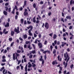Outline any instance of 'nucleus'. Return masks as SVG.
<instances>
[{"label": "nucleus", "mask_w": 74, "mask_h": 74, "mask_svg": "<svg viewBox=\"0 0 74 74\" xmlns=\"http://www.w3.org/2000/svg\"><path fill=\"white\" fill-rule=\"evenodd\" d=\"M26 1L25 0L24 2V5L23 6V7L24 8L25 6H26Z\"/></svg>", "instance_id": "nucleus-14"}, {"label": "nucleus", "mask_w": 74, "mask_h": 74, "mask_svg": "<svg viewBox=\"0 0 74 74\" xmlns=\"http://www.w3.org/2000/svg\"><path fill=\"white\" fill-rule=\"evenodd\" d=\"M15 13V8H14L13 9V11H12L11 12V13L12 14H14Z\"/></svg>", "instance_id": "nucleus-19"}, {"label": "nucleus", "mask_w": 74, "mask_h": 74, "mask_svg": "<svg viewBox=\"0 0 74 74\" xmlns=\"http://www.w3.org/2000/svg\"><path fill=\"white\" fill-rule=\"evenodd\" d=\"M52 64L53 65H55V64H58V63L57 62L56 60H55V61H53V62H52Z\"/></svg>", "instance_id": "nucleus-10"}, {"label": "nucleus", "mask_w": 74, "mask_h": 74, "mask_svg": "<svg viewBox=\"0 0 74 74\" xmlns=\"http://www.w3.org/2000/svg\"><path fill=\"white\" fill-rule=\"evenodd\" d=\"M36 17H34L33 18V22L34 23H36Z\"/></svg>", "instance_id": "nucleus-15"}, {"label": "nucleus", "mask_w": 74, "mask_h": 74, "mask_svg": "<svg viewBox=\"0 0 74 74\" xmlns=\"http://www.w3.org/2000/svg\"><path fill=\"white\" fill-rule=\"evenodd\" d=\"M38 16L39 17V20H41V17L39 15H38Z\"/></svg>", "instance_id": "nucleus-55"}, {"label": "nucleus", "mask_w": 74, "mask_h": 74, "mask_svg": "<svg viewBox=\"0 0 74 74\" xmlns=\"http://www.w3.org/2000/svg\"><path fill=\"white\" fill-rule=\"evenodd\" d=\"M33 67H36V64H34L32 65V66Z\"/></svg>", "instance_id": "nucleus-53"}, {"label": "nucleus", "mask_w": 74, "mask_h": 74, "mask_svg": "<svg viewBox=\"0 0 74 74\" xmlns=\"http://www.w3.org/2000/svg\"><path fill=\"white\" fill-rule=\"evenodd\" d=\"M15 9L16 11H18V7H17V6L15 5Z\"/></svg>", "instance_id": "nucleus-25"}, {"label": "nucleus", "mask_w": 74, "mask_h": 74, "mask_svg": "<svg viewBox=\"0 0 74 74\" xmlns=\"http://www.w3.org/2000/svg\"><path fill=\"white\" fill-rule=\"evenodd\" d=\"M32 57H33V55H31L29 56V58L30 59H32Z\"/></svg>", "instance_id": "nucleus-37"}, {"label": "nucleus", "mask_w": 74, "mask_h": 74, "mask_svg": "<svg viewBox=\"0 0 74 74\" xmlns=\"http://www.w3.org/2000/svg\"><path fill=\"white\" fill-rule=\"evenodd\" d=\"M47 53H49V54L51 53V51L49 50H47Z\"/></svg>", "instance_id": "nucleus-40"}, {"label": "nucleus", "mask_w": 74, "mask_h": 74, "mask_svg": "<svg viewBox=\"0 0 74 74\" xmlns=\"http://www.w3.org/2000/svg\"><path fill=\"white\" fill-rule=\"evenodd\" d=\"M52 35H53V33H51L49 34V36L51 37H52Z\"/></svg>", "instance_id": "nucleus-54"}, {"label": "nucleus", "mask_w": 74, "mask_h": 74, "mask_svg": "<svg viewBox=\"0 0 74 74\" xmlns=\"http://www.w3.org/2000/svg\"><path fill=\"white\" fill-rule=\"evenodd\" d=\"M18 48L19 49H21V51H22L21 53H23V52H24V51L23 50V48L22 47H21V46H19L18 47Z\"/></svg>", "instance_id": "nucleus-8"}, {"label": "nucleus", "mask_w": 74, "mask_h": 74, "mask_svg": "<svg viewBox=\"0 0 74 74\" xmlns=\"http://www.w3.org/2000/svg\"><path fill=\"white\" fill-rule=\"evenodd\" d=\"M9 40L10 41H12V38H9Z\"/></svg>", "instance_id": "nucleus-33"}, {"label": "nucleus", "mask_w": 74, "mask_h": 74, "mask_svg": "<svg viewBox=\"0 0 74 74\" xmlns=\"http://www.w3.org/2000/svg\"><path fill=\"white\" fill-rule=\"evenodd\" d=\"M7 50L5 49L3 52V53H7Z\"/></svg>", "instance_id": "nucleus-35"}, {"label": "nucleus", "mask_w": 74, "mask_h": 74, "mask_svg": "<svg viewBox=\"0 0 74 74\" xmlns=\"http://www.w3.org/2000/svg\"><path fill=\"white\" fill-rule=\"evenodd\" d=\"M34 43H35V44H37V39H36L35 42H34Z\"/></svg>", "instance_id": "nucleus-56"}, {"label": "nucleus", "mask_w": 74, "mask_h": 74, "mask_svg": "<svg viewBox=\"0 0 74 74\" xmlns=\"http://www.w3.org/2000/svg\"><path fill=\"white\" fill-rule=\"evenodd\" d=\"M40 58H41L39 59L40 61H41V60H44V59H42V56H40Z\"/></svg>", "instance_id": "nucleus-21"}, {"label": "nucleus", "mask_w": 74, "mask_h": 74, "mask_svg": "<svg viewBox=\"0 0 74 74\" xmlns=\"http://www.w3.org/2000/svg\"><path fill=\"white\" fill-rule=\"evenodd\" d=\"M73 28V26H70L69 28V29L70 30H71V29H72V28Z\"/></svg>", "instance_id": "nucleus-41"}, {"label": "nucleus", "mask_w": 74, "mask_h": 74, "mask_svg": "<svg viewBox=\"0 0 74 74\" xmlns=\"http://www.w3.org/2000/svg\"><path fill=\"white\" fill-rule=\"evenodd\" d=\"M11 8H10L8 9V12H10L11 11Z\"/></svg>", "instance_id": "nucleus-34"}, {"label": "nucleus", "mask_w": 74, "mask_h": 74, "mask_svg": "<svg viewBox=\"0 0 74 74\" xmlns=\"http://www.w3.org/2000/svg\"><path fill=\"white\" fill-rule=\"evenodd\" d=\"M16 56L17 57L18 56H20V55H19V54H18L17 53H16Z\"/></svg>", "instance_id": "nucleus-62"}, {"label": "nucleus", "mask_w": 74, "mask_h": 74, "mask_svg": "<svg viewBox=\"0 0 74 74\" xmlns=\"http://www.w3.org/2000/svg\"><path fill=\"white\" fill-rule=\"evenodd\" d=\"M11 36H13L14 35V34H15V32L13 31H11Z\"/></svg>", "instance_id": "nucleus-12"}, {"label": "nucleus", "mask_w": 74, "mask_h": 74, "mask_svg": "<svg viewBox=\"0 0 74 74\" xmlns=\"http://www.w3.org/2000/svg\"><path fill=\"white\" fill-rule=\"evenodd\" d=\"M18 16L17 15H16L15 16V19L16 20L18 19Z\"/></svg>", "instance_id": "nucleus-43"}, {"label": "nucleus", "mask_w": 74, "mask_h": 74, "mask_svg": "<svg viewBox=\"0 0 74 74\" xmlns=\"http://www.w3.org/2000/svg\"><path fill=\"white\" fill-rule=\"evenodd\" d=\"M73 0H71V1H70V4L71 5H72V4H74V1L73 2Z\"/></svg>", "instance_id": "nucleus-13"}, {"label": "nucleus", "mask_w": 74, "mask_h": 74, "mask_svg": "<svg viewBox=\"0 0 74 74\" xmlns=\"http://www.w3.org/2000/svg\"><path fill=\"white\" fill-rule=\"evenodd\" d=\"M44 58H45V60H46V59H47V56H46V54L45 55Z\"/></svg>", "instance_id": "nucleus-44"}, {"label": "nucleus", "mask_w": 74, "mask_h": 74, "mask_svg": "<svg viewBox=\"0 0 74 74\" xmlns=\"http://www.w3.org/2000/svg\"><path fill=\"white\" fill-rule=\"evenodd\" d=\"M60 42H59V41H58L57 42V44L58 45H59V44H60Z\"/></svg>", "instance_id": "nucleus-60"}, {"label": "nucleus", "mask_w": 74, "mask_h": 74, "mask_svg": "<svg viewBox=\"0 0 74 74\" xmlns=\"http://www.w3.org/2000/svg\"><path fill=\"white\" fill-rule=\"evenodd\" d=\"M59 68H60V70L61 71H62V69H63V68H62V67L60 66L59 67Z\"/></svg>", "instance_id": "nucleus-39"}, {"label": "nucleus", "mask_w": 74, "mask_h": 74, "mask_svg": "<svg viewBox=\"0 0 74 74\" xmlns=\"http://www.w3.org/2000/svg\"><path fill=\"white\" fill-rule=\"evenodd\" d=\"M2 61L3 62H6V60L5 59H3L2 60Z\"/></svg>", "instance_id": "nucleus-46"}, {"label": "nucleus", "mask_w": 74, "mask_h": 74, "mask_svg": "<svg viewBox=\"0 0 74 74\" xmlns=\"http://www.w3.org/2000/svg\"><path fill=\"white\" fill-rule=\"evenodd\" d=\"M9 26H10V23L8 22L7 23L6 25H5V27H9Z\"/></svg>", "instance_id": "nucleus-11"}, {"label": "nucleus", "mask_w": 74, "mask_h": 74, "mask_svg": "<svg viewBox=\"0 0 74 74\" xmlns=\"http://www.w3.org/2000/svg\"><path fill=\"white\" fill-rule=\"evenodd\" d=\"M39 38H41V34H39L38 35Z\"/></svg>", "instance_id": "nucleus-61"}, {"label": "nucleus", "mask_w": 74, "mask_h": 74, "mask_svg": "<svg viewBox=\"0 0 74 74\" xmlns=\"http://www.w3.org/2000/svg\"><path fill=\"white\" fill-rule=\"evenodd\" d=\"M27 10L26 9H25L23 13L24 16H26V15H28V12H27Z\"/></svg>", "instance_id": "nucleus-4"}, {"label": "nucleus", "mask_w": 74, "mask_h": 74, "mask_svg": "<svg viewBox=\"0 0 74 74\" xmlns=\"http://www.w3.org/2000/svg\"><path fill=\"white\" fill-rule=\"evenodd\" d=\"M51 12H49L48 14V16H50V15H51Z\"/></svg>", "instance_id": "nucleus-58"}, {"label": "nucleus", "mask_w": 74, "mask_h": 74, "mask_svg": "<svg viewBox=\"0 0 74 74\" xmlns=\"http://www.w3.org/2000/svg\"><path fill=\"white\" fill-rule=\"evenodd\" d=\"M23 21H24V20H23V18H22L21 19V24H23Z\"/></svg>", "instance_id": "nucleus-22"}, {"label": "nucleus", "mask_w": 74, "mask_h": 74, "mask_svg": "<svg viewBox=\"0 0 74 74\" xmlns=\"http://www.w3.org/2000/svg\"><path fill=\"white\" fill-rule=\"evenodd\" d=\"M57 37V35L56 34H54L53 36V39H55Z\"/></svg>", "instance_id": "nucleus-18"}, {"label": "nucleus", "mask_w": 74, "mask_h": 74, "mask_svg": "<svg viewBox=\"0 0 74 74\" xmlns=\"http://www.w3.org/2000/svg\"><path fill=\"white\" fill-rule=\"evenodd\" d=\"M45 45H46L47 44V40H45L44 43Z\"/></svg>", "instance_id": "nucleus-51"}, {"label": "nucleus", "mask_w": 74, "mask_h": 74, "mask_svg": "<svg viewBox=\"0 0 74 74\" xmlns=\"http://www.w3.org/2000/svg\"><path fill=\"white\" fill-rule=\"evenodd\" d=\"M66 19H71V16H66Z\"/></svg>", "instance_id": "nucleus-20"}, {"label": "nucleus", "mask_w": 74, "mask_h": 74, "mask_svg": "<svg viewBox=\"0 0 74 74\" xmlns=\"http://www.w3.org/2000/svg\"><path fill=\"white\" fill-rule=\"evenodd\" d=\"M19 27H17V29L16 28H14V31L15 32H16L17 33V34H18V33H19L20 31H19Z\"/></svg>", "instance_id": "nucleus-3"}, {"label": "nucleus", "mask_w": 74, "mask_h": 74, "mask_svg": "<svg viewBox=\"0 0 74 74\" xmlns=\"http://www.w3.org/2000/svg\"><path fill=\"white\" fill-rule=\"evenodd\" d=\"M5 31H6V29H4L3 30V34H8V31H7L5 32Z\"/></svg>", "instance_id": "nucleus-7"}, {"label": "nucleus", "mask_w": 74, "mask_h": 74, "mask_svg": "<svg viewBox=\"0 0 74 74\" xmlns=\"http://www.w3.org/2000/svg\"><path fill=\"white\" fill-rule=\"evenodd\" d=\"M39 4H44V2L42 1H41Z\"/></svg>", "instance_id": "nucleus-50"}, {"label": "nucleus", "mask_w": 74, "mask_h": 74, "mask_svg": "<svg viewBox=\"0 0 74 74\" xmlns=\"http://www.w3.org/2000/svg\"><path fill=\"white\" fill-rule=\"evenodd\" d=\"M30 43V41H26L25 42V44H29Z\"/></svg>", "instance_id": "nucleus-27"}, {"label": "nucleus", "mask_w": 74, "mask_h": 74, "mask_svg": "<svg viewBox=\"0 0 74 74\" xmlns=\"http://www.w3.org/2000/svg\"><path fill=\"white\" fill-rule=\"evenodd\" d=\"M45 27L47 29H48V28H49V25H48V23H45Z\"/></svg>", "instance_id": "nucleus-5"}, {"label": "nucleus", "mask_w": 74, "mask_h": 74, "mask_svg": "<svg viewBox=\"0 0 74 74\" xmlns=\"http://www.w3.org/2000/svg\"><path fill=\"white\" fill-rule=\"evenodd\" d=\"M32 53H33V54H34L35 53H36V50H34L32 51Z\"/></svg>", "instance_id": "nucleus-32"}, {"label": "nucleus", "mask_w": 74, "mask_h": 74, "mask_svg": "<svg viewBox=\"0 0 74 74\" xmlns=\"http://www.w3.org/2000/svg\"><path fill=\"white\" fill-rule=\"evenodd\" d=\"M64 58H65L64 59L65 61H66L65 64V61H64L63 62V64L64 66H64V68H66L67 66V63H68V62H69V60L70 59V57L69 56V54H68V53L67 52H66V53L64 54Z\"/></svg>", "instance_id": "nucleus-1"}, {"label": "nucleus", "mask_w": 74, "mask_h": 74, "mask_svg": "<svg viewBox=\"0 0 74 74\" xmlns=\"http://www.w3.org/2000/svg\"><path fill=\"white\" fill-rule=\"evenodd\" d=\"M52 21H53V22H55L56 21V18H54L52 19Z\"/></svg>", "instance_id": "nucleus-49"}, {"label": "nucleus", "mask_w": 74, "mask_h": 74, "mask_svg": "<svg viewBox=\"0 0 74 74\" xmlns=\"http://www.w3.org/2000/svg\"><path fill=\"white\" fill-rule=\"evenodd\" d=\"M14 42H12V43H11L10 45V47H12L13 46V45H14Z\"/></svg>", "instance_id": "nucleus-38"}, {"label": "nucleus", "mask_w": 74, "mask_h": 74, "mask_svg": "<svg viewBox=\"0 0 74 74\" xmlns=\"http://www.w3.org/2000/svg\"><path fill=\"white\" fill-rule=\"evenodd\" d=\"M56 52V50H55V49H54L53 51V54H55V53Z\"/></svg>", "instance_id": "nucleus-24"}, {"label": "nucleus", "mask_w": 74, "mask_h": 74, "mask_svg": "<svg viewBox=\"0 0 74 74\" xmlns=\"http://www.w3.org/2000/svg\"><path fill=\"white\" fill-rule=\"evenodd\" d=\"M33 27V26L32 25H30L29 27H27V29H29L30 28V29H29L28 31V33L29 34V36H32V33H31V31L32 30Z\"/></svg>", "instance_id": "nucleus-2"}, {"label": "nucleus", "mask_w": 74, "mask_h": 74, "mask_svg": "<svg viewBox=\"0 0 74 74\" xmlns=\"http://www.w3.org/2000/svg\"><path fill=\"white\" fill-rule=\"evenodd\" d=\"M27 67H25V71H26V72H27Z\"/></svg>", "instance_id": "nucleus-52"}, {"label": "nucleus", "mask_w": 74, "mask_h": 74, "mask_svg": "<svg viewBox=\"0 0 74 74\" xmlns=\"http://www.w3.org/2000/svg\"><path fill=\"white\" fill-rule=\"evenodd\" d=\"M5 10L6 11L8 10V8L7 6H5Z\"/></svg>", "instance_id": "nucleus-36"}, {"label": "nucleus", "mask_w": 74, "mask_h": 74, "mask_svg": "<svg viewBox=\"0 0 74 74\" xmlns=\"http://www.w3.org/2000/svg\"><path fill=\"white\" fill-rule=\"evenodd\" d=\"M33 7L34 8H36V3H34L33 5Z\"/></svg>", "instance_id": "nucleus-28"}, {"label": "nucleus", "mask_w": 74, "mask_h": 74, "mask_svg": "<svg viewBox=\"0 0 74 74\" xmlns=\"http://www.w3.org/2000/svg\"><path fill=\"white\" fill-rule=\"evenodd\" d=\"M19 40H21V41H23V39L21 38V37H20L19 38Z\"/></svg>", "instance_id": "nucleus-63"}, {"label": "nucleus", "mask_w": 74, "mask_h": 74, "mask_svg": "<svg viewBox=\"0 0 74 74\" xmlns=\"http://www.w3.org/2000/svg\"><path fill=\"white\" fill-rule=\"evenodd\" d=\"M17 56L15 58V53H14L13 54V59L14 60H15V59L16 60L17 59Z\"/></svg>", "instance_id": "nucleus-6"}, {"label": "nucleus", "mask_w": 74, "mask_h": 74, "mask_svg": "<svg viewBox=\"0 0 74 74\" xmlns=\"http://www.w3.org/2000/svg\"><path fill=\"white\" fill-rule=\"evenodd\" d=\"M42 61V65L44 64V60H41Z\"/></svg>", "instance_id": "nucleus-30"}, {"label": "nucleus", "mask_w": 74, "mask_h": 74, "mask_svg": "<svg viewBox=\"0 0 74 74\" xmlns=\"http://www.w3.org/2000/svg\"><path fill=\"white\" fill-rule=\"evenodd\" d=\"M3 14L5 15H7V12L5 11H3Z\"/></svg>", "instance_id": "nucleus-17"}, {"label": "nucleus", "mask_w": 74, "mask_h": 74, "mask_svg": "<svg viewBox=\"0 0 74 74\" xmlns=\"http://www.w3.org/2000/svg\"><path fill=\"white\" fill-rule=\"evenodd\" d=\"M38 46L39 48H41L42 47V45L41 42L38 43Z\"/></svg>", "instance_id": "nucleus-9"}, {"label": "nucleus", "mask_w": 74, "mask_h": 74, "mask_svg": "<svg viewBox=\"0 0 74 74\" xmlns=\"http://www.w3.org/2000/svg\"><path fill=\"white\" fill-rule=\"evenodd\" d=\"M61 21L62 22H63V23H64V20L63 18H61Z\"/></svg>", "instance_id": "nucleus-42"}, {"label": "nucleus", "mask_w": 74, "mask_h": 74, "mask_svg": "<svg viewBox=\"0 0 74 74\" xmlns=\"http://www.w3.org/2000/svg\"><path fill=\"white\" fill-rule=\"evenodd\" d=\"M39 22L40 21L39 20H37L36 21V23L38 24V23H39Z\"/></svg>", "instance_id": "nucleus-57"}, {"label": "nucleus", "mask_w": 74, "mask_h": 74, "mask_svg": "<svg viewBox=\"0 0 74 74\" xmlns=\"http://www.w3.org/2000/svg\"><path fill=\"white\" fill-rule=\"evenodd\" d=\"M24 24L25 25H26L27 24V22H26V21L25 20L24 22Z\"/></svg>", "instance_id": "nucleus-47"}, {"label": "nucleus", "mask_w": 74, "mask_h": 74, "mask_svg": "<svg viewBox=\"0 0 74 74\" xmlns=\"http://www.w3.org/2000/svg\"><path fill=\"white\" fill-rule=\"evenodd\" d=\"M47 52V50H46L43 52V53L44 54H45V55H46V53Z\"/></svg>", "instance_id": "nucleus-31"}, {"label": "nucleus", "mask_w": 74, "mask_h": 74, "mask_svg": "<svg viewBox=\"0 0 74 74\" xmlns=\"http://www.w3.org/2000/svg\"><path fill=\"white\" fill-rule=\"evenodd\" d=\"M34 37L36 38L37 37V35H36V34H34Z\"/></svg>", "instance_id": "nucleus-59"}, {"label": "nucleus", "mask_w": 74, "mask_h": 74, "mask_svg": "<svg viewBox=\"0 0 74 74\" xmlns=\"http://www.w3.org/2000/svg\"><path fill=\"white\" fill-rule=\"evenodd\" d=\"M20 11H22V10H23V8L21 7L20 9Z\"/></svg>", "instance_id": "nucleus-64"}, {"label": "nucleus", "mask_w": 74, "mask_h": 74, "mask_svg": "<svg viewBox=\"0 0 74 74\" xmlns=\"http://www.w3.org/2000/svg\"><path fill=\"white\" fill-rule=\"evenodd\" d=\"M32 65H31V64H30L28 65V68H30V67H32Z\"/></svg>", "instance_id": "nucleus-45"}, {"label": "nucleus", "mask_w": 74, "mask_h": 74, "mask_svg": "<svg viewBox=\"0 0 74 74\" xmlns=\"http://www.w3.org/2000/svg\"><path fill=\"white\" fill-rule=\"evenodd\" d=\"M23 38L24 39H26L27 38V35L26 34H25L23 36Z\"/></svg>", "instance_id": "nucleus-16"}, {"label": "nucleus", "mask_w": 74, "mask_h": 74, "mask_svg": "<svg viewBox=\"0 0 74 74\" xmlns=\"http://www.w3.org/2000/svg\"><path fill=\"white\" fill-rule=\"evenodd\" d=\"M74 67V65L73 64H72L70 66V68L71 69H73V68Z\"/></svg>", "instance_id": "nucleus-23"}, {"label": "nucleus", "mask_w": 74, "mask_h": 74, "mask_svg": "<svg viewBox=\"0 0 74 74\" xmlns=\"http://www.w3.org/2000/svg\"><path fill=\"white\" fill-rule=\"evenodd\" d=\"M27 23L28 24H31V22L29 21H27Z\"/></svg>", "instance_id": "nucleus-48"}, {"label": "nucleus", "mask_w": 74, "mask_h": 74, "mask_svg": "<svg viewBox=\"0 0 74 74\" xmlns=\"http://www.w3.org/2000/svg\"><path fill=\"white\" fill-rule=\"evenodd\" d=\"M66 42H64V44H62L61 45V46L63 47L64 46V45H66Z\"/></svg>", "instance_id": "nucleus-26"}, {"label": "nucleus", "mask_w": 74, "mask_h": 74, "mask_svg": "<svg viewBox=\"0 0 74 74\" xmlns=\"http://www.w3.org/2000/svg\"><path fill=\"white\" fill-rule=\"evenodd\" d=\"M17 52L18 53H19L21 52V51L19 50H17Z\"/></svg>", "instance_id": "nucleus-29"}]
</instances>
